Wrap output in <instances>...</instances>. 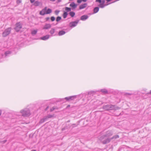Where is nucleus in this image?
<instances>
[{
	"label": "nucleus",
	"instance_id": "f257e3e1",
	"mask_svg": "<svg viewBox=\"0 0 151 151\" xmlns=\"http://www.w3.org/2000/svg\"><path fill=\"white\" fill-rule=\"evenodd\" d=\"M103 108L105 110L109 111L112 110H116L119 108L114 105L107 104L104 106L103 107Z\"/></svg>",
	"mask_w": 151,
	"mask_h": 151
},
{
	"label": "nucleus",
	"instance_id": "f03ea898",
	"mask_svg": "<svg viewBox=\"0 0 151 151\" xmlns=\"http://www.w3.org/2000/svg\"><path fill=\"white\" fill-rule=\"evenodd\" d=\"M99 139L104 144L109 143L110 142V138H107L104 135L99 137Z\"/></svg>",
	"mask_w": 151,
	"mask_h": 151
},
{
	"label": "nucleus",
	"instance_id": "7ed1b4c3",
	"mask_svg": "<svg viewBox=\"0 0 151 151\" xmlns=\"http://www.w3.org/2000/svg\"><path fill=\"white\" fill-rule=\"evenodd\" d=\"M20 112L22 113V116H29L30 115L29 110L28 108H25L21 110Z\"/></svg>",
	"mask_w": 151,
	"mask_h": 151
},
{
	"label": "nucleus",
	"instance_id": "20e7f679",
	"mask_svg": "<svg viewBox=\"0 0 151 151\" xmlns=\"http://www.w3.org/2000/svg\"><path fill=\"white\" fill-rule=\"evenodd\" d=\"M22 24L20 22L16 23L15 24V27L14 29L17 32H19L22 28Z\"/></svg>",
	"mask_w": 151,
	"mask_h": 151
},
{
	"label": "nucleus",
	"instance_id": "39448f33",
	"mask_svg": "<svg viewBox=\"0 0 151 151\" xmlns=\"http://www.w3.org/2000/svg\"><path fill=\"white\" fill-rule=\"evenodd\" d=\"M11 30V27H9L6 29L2 33V36L4 37H6L10 34Z\"/></svg>",
	"mask_w": 151,
	"mask_h": 151
},
{
	"label": "nucleus",
	"instance_id": "423d86ee",
	"mask_svg": "<svg viewBox=\"0 0 151 151\" xmlns=\"http://www.w3.org/2000/svg\"><path fill=\"white\" fill-rule=\"evenodd\" d=\"M79 21V20H77L76 21L70 22L69 23L70 27L72 28L76 26L78 23Z\"/></svg>",
	"mask_w": 151,
	"mask_h": 151
},
{
	"label": "nucleus",
	"instance_id": "0eeeda50",
	"mask_svg": "<svg viewBox=\"0 0 151 151\" xmlns=\"http://www.w3.org/2000/svg\"><path fill=\"white\" fill-rule=\"evenodd\" d=\"M113 134V132L111 130H108L107 131L105 134H104L107 138H109V137L111 136Z\"/></svg>",
	"mask_w": 151,
	"mask_h": 151
},
{
	"label": "nucleus",
	"instance_id": "6e6552de",
	"mask_svg": "<svg viewBox=\"0 0 151 151\" xmlns=\"http://www.w3.org/2000/svg\"><path fill=\"white\" fill-rule=\"evenodd\" d=\"M76 98V96H73L68 97H66L65 98V99L67 101H69L71 100H73Z\"/></svg>",
	"mask_w": 151,
	"mask_h": 151
},
{
	"label": "nucleus",
	"instance_id": "1a4fd4ad",
	"mask_svg": "<svg viewBox=\"0 0 151 151\" xmlns=\"http://www.w3.org/2000/svg\"><path fill=\"white\" fill-rule=\"evenodd\" d=\"M47 7H45L44 9H43L40 12V14L41 15L43 16L46 14V11L47 10Z\"/></svg>",
	"mask_w": 151,
	"mask_h": 151
},
{
	"label": "nucleus",
	"instance_id": "9d476101",
	"mask_svg": "<svg viewBox=\"0 0 151 151\" xmlns=\"http://www.w3.org/2000/svg\"><path fill=\"white\" fill-rule=\"evenodd\" d=\"M70 6L72 7V10L75 9L77 7V4H75L74 2H72L70 4Z\"/></svg>",
	"mask_w": 151,
	"mask_h": 151
},
{
	"label": "nucleus",
	"instance_id": "9b49d317",
	"mask_svg": "<svg viewBox=\"0 0 151 151\" xmlns=\"http://www.w3.org/2000/svg\"><path fill=\"white\" fill-rule=\"evenodd\" d=\"M88 16L87 15H84L81 16V19L83 21H85L88 18Z\"/></svg>",
	"mask_w": 151,
	"mask_h": 151
},
{
	"label": "nucleus",
	"instance_id": "f8f14e48",
	"mask_svg": "<svg viewBox=\"0 0 151 151\" xmlns=\"http://www.w3.org/2000/svg\"><path fill=\"white\" fill-rule=\"evenodd\" d=\"M50 35H46L43 37H42L40 38L41 40H46L49 38Z\"/></svg>",
	"mask_w": 151,
	"mask_h": 151
},
{
	"label": "nucleus",
	"instance_id": "ddd939ff",
	"mask_svg": "<svg viewBox=\"0 0 151 151\" xmlns=\"http://www.w3.org/2000/svg\"><path fill=\"white\" fill-rule=\"evenodd\" d=\"M51 25L49 24H46L43 28V29H48L51 27Z\"/></svg>",
	"mask_w": 151,
	"mask_h": 151
},
{
	"label": "nucleus",
	"instance_id": "4468645a",
	"mask_svg": "<svg viewBox=\"0 0 151 151\" xmlns=\"http://www.w3.org/2000/svg\"><path fill=\"white\" fill-rule=\"evenodd\" d=\"M87 6L86 3H84L83 4L79 6V9H81L85 8Z\"/></svg>",
	"mask_w": 151,
	"mask_h": 151
},
{
	"label": "nucleus",
	"instance_id": "2eb2a0df",
	"mask_svg": "<svg viewBox=\"0 0 151 151\" xmlns=\"http://www.w3.org/2000/svg\"><path fill=\"white\" fill-rule=\"evenodd\" d=\"M41 4V2H40L39 1H37L34 2L33 5L35 6H39Z\"/></svg>",
	"mask_w": 151,
	"mask_h": 151
},
{
	"label": "nucleus",
	"instance_id": "dca6fc26",
	"mask_svg": "<svg viewBox=\"0 0 151 151\" xmlns=\"http://www.w3.org/2000/svg\"><path fill=\"white\" fill-rule=\"evenodd\" d=\"M45 116V117L47 120L49 118L54 117V114H49L47 115V116Z\"/></svg>",
	"mask_w": 151,
	"mask_h": 151
},
{
	"label": "nucleus",
	"instance_id": "f3484780",
	"mask_svg": "<svg viewBox=\"0 0 151 151\" xmlns=\"http://www.w3.org/2000/svg\"><path fill=\"white\" fill-rule=\"evenodd\" d=\"M47 120L46 117L45 116L39 122L40 124H42L44 122Z\"/></svg>",
	"mask_w": 151,
	"mask_h": 151
},
{
	"label": "nucleus",
	"instance_id": "a211bd4d",
	"mask_svg": "<svg viewBox=\"0 0 151 151\" xmlns=\"http://www.w3.org/2000/svg\"><path fill=\"white\" fill-rule=\"evenodd\" d=\"M65 32H66L65 31L61 30L59 32L58 34L59 36H61L65 34Z\"/></svg>",
	"mask_w": 151,
	"mask_h": 151
},
{
	"label": "nucleus",
	"instance_id": "6ab92c4d",
	"mask_svg": "<svg viewBox=\"0 0 151 151\" xmlns=\"http://www.w3.org/2000/svg\"><path fill=\"white\" fill-rule=\"evenodd\" d=\"M68 15V13L67 12L64 11L62 16L63 18L65 19L67 17Z\"/></svg>",
	"mask_w": 151,
	"mask_h": 151
},
{
	"label": "nucleus",
	"instance_id": "aec40b11",
	"mask_svg": "<svg viewBox=\"0 0 151 151\" xmlns=\"http://www.w3.org/2000/svg\"><path fill=\"white\" fill-rule=\"evenodd\" d=\"M119 136L118 135H114V136H113V137H112L110 138V141L111 140L113 139H116L119 138Z\"/></svg>",
	"mask_w": 151,
	"mask_h": 151
},
{
	"label": "nucleus",
	"instance_id": "412c9836",
	"mask_svg": "<svg viewBox=\"0 0 151 151\" xmlns=\"http://www.w3.org/2000/svg\"><path fill=\"white\" fill-rule=\"evenodd\" d=\"M106 6V4H102L101 3H100V4H99L98 5V6L100 8H104Z\"/></svg>",
	"mask_w": 151,
	"mask_h": 151
},
{
	"label": "nucleus",
	"instance_id": "4be33fe9",
	"mask_svg": "<svg viewBox=\"0 0 151 151\" xmlns=\"http://www.w3.org/2000/svg\"><path fill=\"white\" fill-rule=\"evenodd\" d=\"M99 8L98 7H96L94 9L93 12L94 13H97L99 11Z\"/></svg>",
	"mask_w": 151,
	"mask_h": 151
},
{
	"label": "nucleus",
	"instance_id": "5701e85b",
	"mask_svg": "<svg viewBox=\"0 0 151 151\" xmlns=\"http://www.w3.org/2000/svg\"><path fill=\"white\" fill-rule=\"evenodd\" d=\"M69 14L71 17H73L75 15V13L71 11L69 12Z\"/></svg>",
	"mask_w": 151,
	"mask_h": 151
},
{
	"label": "nucleus",
	"instance_id": "b1692460",
	"mask_svg": "<svg viewBox=\"0 0 151 151\" xmlns=\"http://www.w3.org/2000/svg\"><path fill=\"white\" fill-rule=\"evenodd\" d=\"M101 91L105 94L108 93V91L106 89H101Z\"/></svg>",
	"mask_w": 151,
	"mask_h": 151
},
{
	"label": "nucleus",
	"instance_id": "393cba45",
	"mask_svg": "<svg viewBox=\"0 0 151 151\" xmlns=\"http://www.w3.org/2000/svg\"><path fill=\"white\" fill-rule=\"evenodd\" d=\"M46 14H48L51 13L52 12V10L50 9H48L46 11Z\"/></svg>",
	"mask_w": 151,
	"mask_h": 151
},
{
	"label": "nucleus",
	"instance_id": "a878e982",
	"mask_svg": "<svg viewBox=\"0 0 151 151\" xmlns=\"http://www.w3.org/2000/svg\"><path fill=\"white\" fill-rule=\"evenodd\" d=\"M37 32V30H33L31 32V34L33 35H34L36 34Z\"/></svg>",
	"mask_w": 151,
	"mask_h": 151
},
{
	"label": "nucleus",
	"instance_id": "bb28decb",
	"mask_svg": "<svg viewBox=\"0 0 151 151\" xmlns=\"http://www.w3.org/2000/svg\"><path fill=\"white\" fill-rule=\"evenodd\" d=\"M65 10L66 11V12H68L70 11L71 10V9L70 8L65 7Z\"/></svg>",
	"mask_w": 151,
	"mask_h": 151
},
{
	"label": "nucleus",
	"instance_id": "cd10ccee",
	"mask_svg": "<svg viewBox=\"0 0 151 151\" xmlns=\"http://www.w3.org/2000/svg\"><path fill=\"white\" fill-rule=\"evenodd\" d=\"M55 32V29L54 28H52L50 31V33L51 34H53Z\"/></svg>",
	"mask_w": 151,
	"mask_h": 151
},
{
	"label": "nucleus",
	"instance_id": "c85d7f7f",
	"mask_svg": "<svg viewBox=\"0 0 151 151\" xmlns=\"http://www.w3.org/2000/svg\"><path fill=\"white\" fill-rule=\"evenodd\" d=\"M61 19V17H60L58 16L57 17L56 19V21L57 22H58Z\"/></svg>",
	"mask_w": 151,
	"mask_h": 151
},
{
	"label": "nucleus",
	"instance_id": "c756f323",
	"mask_svg": "<svg viewBox=\"0 0 151 151\" xmlns=\"http://www.w3.org/2000/svg\"><path fill=\"white\" fill-rule=\"evenodd\" d=\"M60 12V11L58 10H56L55 12V15H58Z\"/></svg>",
	"mask_w": 151,
	"mask_h": 151
},
{
	"label": "nucleus",
	"instance_id": "7c9ffc66",
	"mask_svg": "<svg viewBox=\"0 0 151 151\" xmlns=\"http://www.w3.org/2000/svg\"><path fill=\"white\" fill-rule=\"evenodd\" d=\"M11 52L10 51H7L5 52V54L6 56H7L8 55L11 54Z\"/></svg>",
	"mask_w": 151,
	"mask_h": 151
},
{
	"label": "nucleus",
	"instance_id": "2f4dec72",
	"mask_svg": "<svg viewBox=\"0 0 151 151\" xmlns=\"http://www.w3.org/2000/svg\"><path fill=\"white\" fill-rule=\"evenodd\" d=\"M52 22L54 21L55 20V17L52 16L50 18Z\"/></svg>",
	"mask_w": 151,
	"mask_h": 151
},
{
	"label": "nucleus",
	"instance_id": "473e14b6",
	"mask_svg": "<svg viewBox=\"0 0 151 151\" xmlns=\"http://www.w3.org/2000/svg\"><path fill=\"white\" fill-rule=\"evenodd\" d=\"M56 109V108L54 107V106H53L52 107V109H50V111L51 112H52V111L53 110H55V109Z\"/></svg>",
	"mask_w": 151,
	"mask_h": 151
},
{
	"label": "nucleus",
	"instance_id": "72a5a7b5",
	"mask_svg": "<svg viewBox=\"0 0 151 151\" xmlns=\"http://www.w3.org/2000/svg\"><path fill=\"white\" fill-rule=\"evenodd\" d=\"M16 2L17 4H19L21 2V0H17Z\"/></svg>",
	"mask_w": 151,
	"mask_h": 151
},
{
	"label": "nucleus",
	"instance_id": "f704fd0d",
	"mask_svg": "<svg viewBox=\"0 0 151 151\" xmlns=\"http://www.w3.org/2000/svg\"><path fill=\"white\" fill-rule=\"evenodd\" d=\"M64 99H59L58 100H57V101L59 102V101H63V100H64Z\"/></svg>",
	"mask_w": 151,
	"mask_h": 151
},
{
	"label": "nucleus",
	"instance_id": "c9c22d12",
	"mask_svg": "<svg viewBox=\"0 0 151 151\" xmlns=\"http://www.w3.org/2000/svg\"><path fill=\"white\" fill-rule=\"evenodd\" d=\"M6 141H7V140H5L1 141V142L2 143V144H4V143H5V142H6Z\"/></svg>",
	"mask_w": 151,
	"mask_h": 151
},
{
	"label": "nucleus",
	"instance_id": "e433bc0d",
	"mask_svg": "<svg viewBox=\"0 0 151 151\" xmlns=\"http://www.w3.org/2000/svg\"><path fill=\"white\" fill-rule=\"evenodd\" d=\"M72 125L73 126V128L74 127H76L77 126V125H76L75 124H73Z\"/></svg>",
	"mask_w": 151,
	"mask_h": 151
},
{
	"label": "nucleus",
	"instance_id": "4c0bfd02",
	"mask_svg": "<svg viewBox=\"0 0 151 151\" xmlns=\"http://www.w3.org/2000/svg\"><path fill=\"white\" fill-rule=\"evenodd\" d=\"M101 0H96V2H98L99 3H101Z\"/></svg>",
	"mask_w": 151,
	"mask_h": 151
},
{
	"label": "nucleus",
	"instance_id": "58836bf2",
	"mask_svg": "<svg viewBox=\"0 0 151 151\" xmlns=\"http://www.w3.org/2000/svg\"><path fill=\"white\" fill-rule=\"evenodd\" d=\"M125 94L126 96H127V95H132V94L131 93H126Z\"/></svg>",
	"mask_w": 151,
	"mask_h": 151
},
{
	"label": "nucleus",
	"instance_id": "ea45409f",
	"mask_svg": "<svg viewBox=\"0 0 151 151\" xmlns=\"http://www.w3.org/2000/svg\"><path fill=\"white\" fill-rule=\"evenodd\" d=\"M82 0H77V1L78 3H80L82 2Z\"/></svg>",
	"mask_w": 151,
	"mask_h": 151
},
{
	"label": "nucleus",
	"instance_id": "a19ab883",
	"mask_svg": "<svg viewBox=\"0 0 151 151\" xmlns=\"http://www.w3.org/2000/svg\"><path fill=\"white\" fill-rule=\"evenodd\" d=\"M105 2V1H104V0H102V1H101V3L104 4Z\"/></svg>",
	"mask_w": 151,
	"mask_h": 151
},
{
	"label": "nucleus",
	"instance_id": "79ce46f5",
	"mask_svg": "<svg viewBox=\"0 0 151 151\" xmlns=\"http://www.w3.org/2000/svg\"><path fill=\"white\" fill-rule=\"evenodd\" d=\"M50 19V18L49 17H46V18H45V19L46 20V21H48Z\"/></svg>",
	"mask_w": 151,
	"mask_h": 151
},
{
	"label": "nucleus",
	"instance_id": "37998d69",
	"mask_svg": "<svg viewBox=\"0 0 151 151\" xmlns=\"http://www.w3.org/2000/svg\"><path fill=\"white\" fill-rule=\"evenodd\" d=\"M35 0H30V2L32 3H34L35 2Z\"/></svg>",
	"mask_w": 151,
	"mask_h": 151
},
{
	"label": "nucleus",
	"instance_id": "c03bdc74",
	"mask_svg": "<svg viewBox=\"0 0 151 151\" xmlns=\"http://www.w3.org/2000/svg\"><path fill=\"white\" fill-rule=\"evenodd\" d=\"M49 108V106H47L46 108L45 109V111H47L48 109Z\"/></svg>",
	"mask_w": 151,
	"mask_h": 151
},
{
	"label": "nucleus",
	"instance_id": "a18cd8bd",
	"mask_svg": "<svg viewBox=\"0 0 151 151\" xmlns=\"http://www.w3.org/2000/svg\"><path fill=\"white\" fill-rule=\"evenodd\" d=\"M65 128H63L62 129V131H64V130H65Z\"/></svg>",
	"mask_w": 151,
	"mask_h": 151
},
{
	"label": "nucleus",
	"instance_id": "49530a36",
	"mask_svg": "<svg viewBox=\"0 0 151 151\" xmlns=\"http://www.w3.org/2000/svg\"><path fill=\"white\" fill-rule=\"evenodd\" d=\"M62 0H58V2H61Z\"/></svg>",
	"mask_w": 151,
	"mask_h": 151
},
{
	"label": "nucleus",
	"instance_id": "de8ad7c7",
	"mask_svg": "<svg viewBox=\"0 0 151 151\" xmlns=\"http://www.w3.org/2000/svg\"><path fill=\"white\" fill-rule=\"evenodd\" d=\"M84 2H86L87 0H82Z\"/></svg>",
	"mask_w": 151,
	"mask_h": 151
},
{
	"label": "nucleus",
	"instance_id": "09e8293b",
	"mask_svg": "<svg viewBox=\"0 0 151 151\" xmlns=\"http://www.w3.org/2000/svg\"><path fill=\"white\" fill-rule=\"evenodd\" d=\"M1 111L0 110V116L1 115Z\"/></svg>",
	"mask_w": 151,
	"mask_h": 151
},
{
	"label": "nucleus",
	"instance_id": "8fccbe9b",
	"mask_svg": "<svg viewBox=\"0 0 151 151\" xmlns=\"http://www.w3.org/2000/svg\"><path fill=\"white\" fill-rule=\"evenodd\" d=\"M51 1H55L56 0H50Z\"/></svg>",
	"mask_w": 151,
	"mask_h": 151
},
{
	"label": "nucleus",
	"instance_id": "3c124183",
	"mask_svg": "<svg viewBox=\"0 0 151 151\" xmlns=\"http://www.w3.org/2000/svg\"><path fill=\"white\" fill-rule=\"evenodd\" d=\"M94 92V91H92L91 92V93H93Z\"/></svg>",
	"mask_w": 151,
	"mask_h": 151
},
{
	"label": "nucleus",
	"instance_id": "603ef678",
	"mask_svg": "<svg viewBox=\"0 0 151 151\" xmlns=\"http://www.w3.org/2000/svg\"><path fill=\"white\" fill-rule=\"evenodd\" d=\"M106 0L107 1L109 2V1H111V0Z\"/></svg>",
	"mask_w": 151,
	"mask_h": 151
},
{
	"label": "nucleus",
	"instance_id": "864d4df0",
	"mask_svg": "<svg viewBox=\"0 0 151 151\" xmlns=\"http://www.w3.org/2000/svg\"><path fill=\"white\" fill-rule=\"evenodd\" d=\"M124 151H129L128 150H126V149H125V150H124Z\"/></svg>",
	"mask_w": 151,
	"mask_h": 151
},
{
	"label": "nucleus",
	"instance_id": "5fc2aeb1",
	"mask_svg": "<svg viewBox=\"0 0 151 151\" xmlns=\"http://www.w3.org/2000/svg\"><path fill=\"white\" fill-rule=\"evenodd\" d=\"M31 151H36V150H32Z\"/></svg>",
	"mask_w": 151,
	"mask_h": 151
},
{
	"label": "nucleus",
	"instance_id": "6e6d98bb",
	"mask_svg": "<svg viewBox=\"0 0 151 151\" xmlns=\"http://www.w3.org/2000/svg\"><path fill=\"white\" fill-rule=\"evenodd\" d=\"M126 148H129V149L130 148H129V147H126Z\"/></svg>",
	"mask_w": 151,
	"mask_h": 151
},
{
	"label": "nucleus",
	"instance_id": "4d7b16f0",
	"mask_svg": "<svg viewBox=\"0 0 151 151\" xmlns=\"http://www.w3.org/2000/svg\"><path fill=\"white\" fill-rule=\"evenodd\" d=\"M149 93H150L151 94V90L150 91V92Z\"/></svg>",
	"mask_w": 151,
	"mask_h": 151
},
{
	"label": "nucleus",
	"instance_id": "13d9d810",
	"mask_svg": "<svg viewBox=\"0 0 151 151\" xmlns=\"http://www.w3.org/2000/svg\"><path fill=\"white\" fill-rule=\"evenodd\" d=\"M68 107L70 106V105H68Z\"/></svg>",
	"mask_w": 151,
	"mask_h": 151
},
{
	"label": "nucleus",
	"instance_id": "bf43d9fd",
	"mask_svg": "<svg viewBox=\"0 0 151 151\" xmlns=\"http://www.w3.org/2000/svg\"><path fill=\"white\" fill-rule=\"evenodd\" d=\"M58 24V23H57L56 24Z\"/></svg>",
	"mask_w": 151,
	"mask_h": 151
},
{
	"label": "nucleus",
	"instance_id": "052dcab7",
	"mask_svg": "<svg viewBox=\"0 0 151 151\" xmlns=\"http://www.w3.org/2000/svg\"><path fill=\"white\" fill-rule=\"evenodd\" d=\"M70 122V121H68V122Z\"/></svg>",
	"mask_w": 151,
	"mask_h": 151
}]
</instances>
